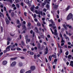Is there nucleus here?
I'll use <instances>...</instances> for the list:
<instances>
[{
    "mask_svg": "<svg viewBox=\"0 0 73 73\" xmlns=\"http://www.w3.org/2000/svg\"><path fill=\"white\" fill-rule=\"evenodd\" d=\"M5 21L6 22V23L7 24H9V20H8V19L7 18H6L5 19Z\"/></svg>",
    "mask_w": 73,
    "mask_h": 73,
    "instance_id": "nucleus-6",
    "label": "nucleus"
},
{
    "mask_svg": "<svg viewBox=\"0 0 73 73\" xmlns=\"http://www.w3.org/2000/svg\"><path fill=\"white\" fill-rule=\"evenodd\" d=\"M26 40L28 42H29L30 41H31V40L30 39H27Z\"/></svg>",
    "mask_w": 73,
    "mask_h": 73,
    "instance_id": "nucleus-52",
    "label": "nucleus"
},
{
    "mask_svg": "<svg viewBox=\"0 0 73 73\" xmlns=\"http://www.w3.org/2000/svg\"><path fill=\"white\" fill-rule=\"evenodd\" d=\"M70 9V6H68L67 7L66 9V11H67L69 10V9Z\"/></svg>",
    "mask_w": 73,
    "mask_h": 73,
    "instance_id": "nucleus-13",
    "label": "nucleus"
},
{
    "mask_svg": "<svg viewBox=\"0 0 73 73\" xmlns=\"http://www.w3.org/2000/svg\"><path fill=\"white\" fill-rule=\"evenodd\" d=\"M21 44L22 45H23V46H25V44L24 43V42L23 41H21Z\"/></svg>",
    "mask_w": 73,
    "mask_h": 73,
    "instance_id": "nucleus-29",
    "label": "nucleus"
},
{
    "mask_svg": "<svg viewBox=\"0 0 73 73\" xmlns=\"http://www.w3.org/2000/svg\"><path fill=\"white\" fill-rule=\"evenodd\" d=\"M58 7V5H55L54 7V9H57Z\"/></svg>",
    "mask_w": 73,
    "mask_h": 73,
    "instance_id": "nucleus-18",
    "label": "nucleus"
},
{
    "mask_svg": "<svg viewBox=\"0 0 73 73\" xmlns=\"http://www.w3.org/2000/svg\"><path fill=\"white\" fill-rule=\"evenodd\" d=\"M60 53H62V49L60 50L59 51Z\"/></svg>",
    "mask_w": 73,
    "mask_h": 73,
    "instance_id": "nucleus-45",
    "label": "nucleus"
},
{
    "mask_svg": "<svg viewBox=\"0 0 73 73\" xmlns=\"http://www.w3.org/2000/svg\"><path fill=\"white\" fill-rule=\"evenodd\" d=\"M46 7L47 8H49V5L47 4L46 5Z\"/></svg>",
    "mask_w": 73,
    "mask_h": 73,
    "instance_id": "nucleus-43",
    "label": "nucleus"
},
{
    "mask_svg": "<svg viewBox=\"0 0 73 73\" xmlns=\"http://www.w3.org/2000/svg\"><path fill=\"white\" fill-rule=\"evenodd\" d=\"M35 12L36 14H38V15H40V14L41 16H42V15H43V14H42V11H39V12H38V11H37L35 10Z\"/></svg>",
    "mask_w": 73,
    "mask_h": 73,
    "instance_id": "nucleus-2",
    "label": "nucleus"
},
{
    "mask_svg": "<svg viewBox=\"0 0 73 73\" xmlns=\"http://www.w3.org/2000/svg\"><path fill=\"white\" fill-rule=\"evenodd\" d=\"M30 33L31 34H32L33 33V31L31 30L30 32Z\"/></svg>",
    "mask_w": 73,
    "mask_h": 73,
    "instance_id": "nucleus-62",
    "label": "nucleus"
},
{
    "mask_svg": "<svg viewBox=\"0 0 73 73\" xmlns=\"http://www.w3.org/2000/svg\"><path fill=\"white\" fill-rule=\"evenodd\" d=\"M30 69L32 71L35 70L36 69V67L34 66H31Z\"/></svg>",
    "mask_w": 73,
    "mask_h": 73,
    "instance_id": "nucleus-4",
    "label": "nucleus"
},
{
    "mask_svg": "<svg viewBox=\"0 0 73 73\" xmlns=\"http://www.w3.org/2000/svg\"><path fill=\"white\" fill-rule=\"evenodd\" d=\"M1 16H4V15H3V14L1 12V11H0V17H1Z\"/></svg>",
    "mask_w": 73,
    "mask_h": 73,
    "instance_id": "nucleus-22",
    "label": "nucleus"
},
{
    "mask_svg": "<svg viewBox=\"0 0 73 73\" xmlns=\"http://www.w3.org/2000/svg\"><path fill=\"white\" fill-rule=\"evenodd\" d=\"M9 46L10 48H13L15 46V45H10Z\"/></svg>",
    "mask_w": 73,
    "mask_h": 73,
    "instance_id": "nucleus-17",
    "label": "nucleus"
},
{
    "mask_svg": "<svg viewBox=\"0 0 73 73\" xmlns=\"http://www.w3.org/2000/svg\"><path fill=\"white\" fill-rule=\"evenodd\" d=\"M21 58V59H24L25 58L24 56H21L20 57Z\"/></svg>",
    "mask_w": 73,
    "mask_h": 73,
    "instance_id": "nucleus-53",
    "label": "nucleus"
},
{
    "mask_svg": "<svg viewBox=\"0 0 73 73\" xmlns=\"http://www.w3.org/2000/svg\"><path fill=\"white\" fill-rule=\"evenodd\" d=\"M2 64L3 65H6L7 64V62L6 60H4L2 62Z\"/></svg>",
    "mask_w": 73,
    "mask_h": 73,
    "instance_id": "nucleus-9",
    "label": "nucleus"
},
{
    "mask_svg": "<svg viewBox=\"0 0 73 73\" xmlns=\"http://www.w3.org/2000/svg\"><path fill=\"white\" fill-rule=\"evenodd\" d=\"M22 27L23 28L25 29V30H27V28H26V27H25V25H23Z\"/></svg>",
    "mask_w": 73,
    "mask_h": 73,
    "instance_id": "nucleus-19",
    "label": "nucleus"
},
{
    "mask_svg": "<svg viewBox=\"0 0 73 73\" xmlns=\"http://www.w3.org/2000/svg\"><path fill=\"white\" fill-rule=\"evenodd\" d=\"M31 11H33V10H34V7H32L31 8Z\"/></svg>",
    "mask_w": 73,
    "mask_h": 73,
    "instance_id": "nucleus-30",
    "label": "nucleus"
},
{
    "mask_svg": "<svg viewBox=\"0 0 73 73\" xmlns=\"http://www.w3.org/2000/svg\"><path fill=\"white\" fill-rule=\"evenodd\" d=\"M11 17H14V16H15V13H11Z\"/></svg>",
    "mask_w": 73,
    "mask_h": 73,
    "instance_id": "nucleus-23",
    "label": "nucleus"
},
{
    "mask_svg": "<svg viewBox=\"0 0 73 73\" xmlns=\"http://www.w3.org/2000/svg\"><path fill=\"white\" fill-rule=\"evenodd\" d=\"M50 30L51 32H52V34H54V32L53 31H52V28H50Z\"/></svg>",
    "mask_w": 73,
    "mask_h": 73,
    "instance_id": "nucleus-41",
    "label": "nucleus"
},
{
    "mask_svg": "<svg viewBox=\"0 0 73 73\" xmlns=\"http://www.w3.org/2000/svg\"><path fill=\"white\" fill-rule=\"evenodd\" d=\"M54 57V58H56V57H57L54 54L52 55L51 56V57Z\"/></svg>",
    "mask_w": 73,
    "mask_h": 73,
    "instance_id": "nucleus-31",
    "label": "nucleus"
},
{
    "mask_svg": "<svg viewBox=\"0 0 73 73\" xmlns=\"http://www.w3.org/2000/svg\"><path fill=\"white\" fill-rule=\"evenodd\" d=\"M1 32H3V29L2 27H1Z\"/></svg>",
    "mask_w": 73,
    "mask_h": 73,
    "instance_id": "nucleus-54",
    "label": "nucleus"
},
{
    "mask_svg": "<svg viewBox=\"0 0 73 73\" xmlns=\"http://www.w3.org/2000/svg\"><path fill=\"white\" fill-rule=\"evenodd\" d=\"M34 58L35 59H36V55H34Z\"/></svg>",
    "mask_w": 73,
    "mask_h": 73,
    "instance_id": "nucleus-64",
    "label": "nucleus"
},
{
    "mask_svg": "<svg viewBox=\"0 0 73 73\" xmlns=\"http://www.w3.org/2000/svg\"><path fill=\"white\" fill-rule=\"evenodd\" d=\"M23 63H22V62H19V64H18V66H19L21 67L22 66H23Z\"/></svg>",
    "mask_w": 73,
    "mask_h": 73,
    "instance_id": "nucleus-10",
    "label": "nucleus"
},
{
    "mask_svg": "<svg viewBox=\"0 0 73 73\" xmlns=\"http://www.w3.org/2000/svg\"><path fill=\"white\" fill-rule=\"evenodd\" d=\"M17 24H19L20 26H21V24L20 23V21L18 19H17Z\"/></svg>",
    "mask_w": 73,
    "mask_h": 73,
    "instance_id": "nucleus-8",
    "label": "nucleus"
},
{
    "mask_svg": "<svg viewBox=\"0 0 73 73\" xmlns=\"http://www.w3.org/2000/svg\"><path fill=\"white\" fill-rule=\"evenodd\" d=\"M52 57L51 58V56H50L49 57V60L50 61H52Z\"/></svg>",
    "mask_w": 73,
    "mask_h": 73,
    "instance_id": "nucleus-26",
    "label": "nucleus"
},
{
    "mask_svg": "<svg viewBox=\"0 0 73 73\" xmlns=\"http://www.w3.org/2000/svg\"><path fill=\"white\" fill-rule=\"evenodd\" d=\"M37 46L38 49H40L41 48V46L40 45V44L39 43H38Z\"/></svg>",
    "mask_w": 73,
    "mask_h": 73,
    "instance_id": "nucleus-11",
    "label": "nucleus"
},
{
    "mask_svg": "<svg viewBox=\"0 0 73 73\" xmlns=\"http://www.w3.org/2000/svg\"><path fill=\"white\" fill-rule=\"evenodd\" d=\"M34 18H36V14H35L34 15Z\"/></svg>",
    "mask_w": 73,
    "mask_h": 73,
    "instance_id": "nucleus-59",
    "label": "nucleus"
},
{
    "mask_svg": "<svg viewBox=\"0 0 73 73\" xmlns=\"http://www.w3.org/2000/svg\"><path fill=\"white\" fill-rule=\"evenodd\" d=\"M30 54H31V55H33L34 54V53L33 52H30Z\"/></svg>",
    "mask_w": 73,
    "mask_h": 73,
    "instance_id": "nucleus-33",
    "label": "nucleus"
},
{
    "mask_svg": "<svg viewBox=\"0 0 73 73\" xmlns=\"http://www.w3.org/2000/svg\"><path fill=\"white\" fill-rule=\"evenodd\" d=\"M33 37H35V32H33Z\"/></svg>",
    "mask_w": 73,
    "mask_h": 73,
    "instance_id": "nucleus-63",
    "label": "nucleus"
},
{
    "mask_svg": "<svg viewBox=\"0 0 73 73\" xmlns=\"http://www.w3.org/2000/svg\"><path fill=\"white\" fill-rule=\"evenodd\" d=\"M65 54L66 56H68V55L69 54V52L68 51H67L65 53Z\"/></svg>",
    "mask_w": 73,
    "mask_h": 73,
    "instance_id": "nucleus-35",
    "label": "nucleus"
},
{
    "mask_svg": "<svg viewBox=\"0 0 73 73\" xmlns=\"http://www.w3.org/2000/svg\"><path fill=\"white\" fill-rule=\"evenodd\" d=\"M16 62L14 61L13 62L12 64H11V67H13V66H15L16 65Z\"/></svg>",
    "mask_w": 73,
    "mask_h": 73,
    "instance_id": "nucleus-3",
    "label": "nucleus"
},
{
    "mask_svg": "<svg viewBox=\"0 0 73 73\" xmlns=\"http://www.w3.org/2000/svg\"><path fill=\"white\" fill-rule=\"evenodd\" d=\"M26 2H27V4L28 3H29V0H27Z\"/></svg>",
    "mask_w": 73,
    "mask_h": 73,
    "instance_id": "nucleus-48",
    "label": "nucleus"
},
{
    "mask_svg": "<svg viewBox=\"0 0 73 73\" xmlns=\"http://www.w3.org/2000/svg\"><path fill=\"white\" fill-rule=\"evenodd\" d=\"M63 38H62V40L61 41V43L64 42V40H63Z\"/></svg>",
    "mask_w": 73,
    "mask_h": 73,
    "instance_id": "nucleus-32",
    "label": "nucleus"
},
{
    "mask_svg": "<svg viewBox=\"0 0 73 73\" xmlns=\"http://www.w3.org/2000/svg\"><path fill=\"white\" fill-rule=\"evenodd\" d=\"M25 38L26 40H27V39H28V36H25Z\"/></svg>",
    "mask_w": 73,
    "mask_h": 73,
    "instance_id": "nucleus-58",
    "label": "nucleus"
},
{
    "mask_svg": "<svg viewBox=\"0 0 73 73\" xmlns=\"http://www.w3.org/2000/svg\"><path fill=\"white\" fill-rule=\"evenodd\" d=\"M40 36L42 38H44V36L43 35H40Z\"/></svg>",
    "mask_w": 73,
    "mask_h": 73,
    "instance_id": "nucleus-37",
    "label": "nucleus"
},
{
    "mask_svg": "<svg viewBox=\"0 0 73 73\" xmlns=\"http://www.w3.org/2000/svg\"><path fill=\"white\" fill-rule=\"evenodd\" d=\"M46 51L44 52V53L45 54H48V47L46 48Z\"/></svg>",
    "mask_w": 73,
    "mask_h": 73,
    "instance_id": "nucleus-7",
    "label": "nucleus"
},
{
    "mask_svg": "<svg viewBox=\"0 0 73 73\" xmlns=\"http://www.w3.org/2000/svg\"><path fill=\"white\" fill-rule=\"evenodd\" d=\"M66 39V40H69V37L68 36H66L65 37Z\"/></svg>",
    "mask_w": 73,
    "mask_h": 73,
    "instance_id": "nucleus-38",
    "label": "nucleus"
},
{
    "mask_svg": "<svg viewBox=\"0 0 73 73\" xmlns=\"http://www.w3.org/2000/svg\"><path fill=\"white\" fill-rule=\"evenodd\" d=\"M3 53L2 52H1L0 53V57L1 56V55H3Z\"/></svg>",
    "mask_w": 73,
    "mask_h": 73,
    "instance_id": "nucleus-46",
    "label": "nucleus"
},
{
    "mask_svg": "<svg viewBox=\"0 0 73 73\" xmlns=\"http://www.w3.org/2000/svg\"><path fill=\"white\" fill-rule=\"evenodd\" d=\"M37 25L38 27H40L41 26V24L39 22H38L37 24Z\"/></svg>",
    "mask_w": 73,
    "mask_h": 73,
    "instance_id": "nucleus-21",
    "label": "nucleus"
},
{
    "mask_svg": "<svg viewBox=\"0 0 73 73\" xmlns=\"http://www.w3.org/2000/svg\"><path fill=\"white\" fill-rule=\"evenodd\" d=\"M48 21L49 22H51L52 24H53V21H52V19H51L50 20H48Z\"/></svg>",
    "mask_w": 73,
    "mask_h": 73,
    "instance_id": "nucleus-28",
    "label": "nucleus"
},
{
    "mask_svg": "<svg viewBox=\"0 0 73 73\" xmlns=\"http://www.w3.org/2000/svg\"><path fill=\"white\" fill-rule=\"evenodd\" d=\"M17 50H21V48H20L19 47L17 48Z\"/></svg>",
    "mask_w": 73,
    "mask_h": 73,
    "instance_id": "nucleus-36",
    "label": "nucleus"
},
{
    "mask_svg": "<svg viewBox=\"0 0 73 73\" xmlns=\"http://www.w3.org/2000/svg\"><path fill=\"white\" fill-rule=\"evenodd\" d=\"M4 11H6L7 10V9H6V7H4Z\"/></svg>",
    "mask_w": 73,
    "mask_h": 73,
    "instance_id": "nucleus-55",
    "label": "nucleus"
},
{
    "mask_svg": "<svg viewBox=\"0 0 73 73\" xmlns=\"http://www.w3.org/2000/svg\"><path fill=\"white\" fill-rule=\"evenodd\" d=\"M73 17V15L71 13H70L67 16L66 18L67 20H69L72 19Z\"/></svg>",
    "mask_w": 73,
    "mask_h": 73,
    "instance_id": "nucleus-1",
    "label": "nucleus"
},
{
    "mask_svg": "<svg viewBox=\"0 0 73 73\" xmlns=\"http://www.w3.org/2000/svg\"><path fill=\"white\" fill-rule=\"evenodd\" d=\"M72 55H69L68 56V59H71V57H72Z\"/></svg>",
    "mask_w": 73,
    "mask_h": 73,
    "instance_id": "nucleus-25",
    "label": "nucleus"
},
{
    "mask_svg": "<svg viewBox=\"0 0 73 73\" xmlns=\"http://www.w3.org/2000/svg\"><path fill=\"white\" fill-rule=\"evenodd\" d=\"M31 72H32V70H30L28 71H27L25 73H31Z\"/></svg>",
    "mask_w": 73,
    "mask_h": 73,
    "instance_id": "nucleus-20",
    "label": "nucleus"
},
{
    "mask_svg": "<svg viewBox=\"0 0 73 73\" xmlns=\"http://www.w3.org/2000/svg\"><path fill=\"white\" fill-rule=\"evenodd\" d=\"M28 25H29V26H30L31 25V23L29 22L28 23Z\"/></svg>",
    "mask_w": 73,
    "mask_h": 73,
    "instance_id": "nucleus-60",
    "label": "nucleus"
},
{
    "mask_svg": "<svg viewBox=\"0 0 73 73\" xmlns=\"http://www.w3.org/2000/svg\"><path fill=\"white\" fill-rule=\"evenodd\" d=\"M16 5L17 8H19V7H20V6H19V4H17Z\"/></svg>",
    "mask_w": 73,
    "mask_h": 73,
    "instance_id": "nucleus-42",
    "label": "nucleus"
},
{
    "mask_svg": "<svg viewBox=\"0 0 73 73\" xmlns=\"http://www.w3.org/2000/svg\"><path fill=\"white\" fill-rule=\"evenodd\" d=\"M66 26H67V27H68V28L70 29L72 28V26H69V25H67Z\"/></svg>",
    "mask_w": 73,
    "mask_h": 73,
    "instance_id": "nucleus-24",
    "label": "nucleus"
},
{
    "mask_svg": "<svg viewBox=\"0 0 73 73\" xmlns=\"http://www.w3.org/2000/svg\"><path fill=\"white\" fill-rule=\"evenodd\" d=\"M60 37L62 38H63V37H62V34H60Z\"/></svg>",
    "mask_w": 73,
    "mask_h": 73,
    "instance_id": "nucleus-50",
    "label": "nucleus"
},
{
    "mask_svg": "<svg viewBox=\"0 0 73 73\" xmlns=\"http://www.w3.org/2000/svg\"><path fill=\"white\" fill-rule=\"evenodd\" d=\"M16 50V48H12L11 49V50Z\"/></svg>",
    "mask_w": 73,
    "mask_h": 73,
    "instance_id": "nucleus-39",
    "label": "nucleus"
},
{
    "mask_svg": "<svg viewBox=\"0 0 73 73\" xmlns=\"http://www.w3.org/2000/svg\"><path fill=\"white\" fill-rule=\"evenodd\" d=\"M66 33L67 35H69V36H71L72 35V34L70 33H68V31H66Z\"/></svg>",
    "mask_w": 73,
    "mask_h": 73,
    "instance_id": "nucleus-14",
    "label": "nucleus"
},
{
    "mask_svg": "<svg viewBox=\"0 0 73 73\" xmlns=\"http://www.w3.org/2000/svg\"><path fill=\"white\" fill-rule=\"evenodd\" d=\"M51 28H53V29H56V27L55 26H52V27H51Z\"/></svg>",
    "mask_w": 73,
    "mask_h": 73,
    "instance_id": "nucleus-57",
    "label": "nucleus"
},
{
    "mask_svg": "<svg viewBox=\"0 0 73 73\" xmlns=\"http://www.w3.org/2000/svg\"><path fill=\"white\" fill-rule=\"evenodd\" d=\"M9 20L10 21H11V18L10 17H7Z\"/></svg>",
    "mask_w": 73,
    "mask_h": 73,
    "instance_id": "nucleus-40",
    "label": "nucleus"
},
{
    "mask_svg": "<svg viewBox=\"0 0 73 73\" xmlns=\"http://www.w3.org/2000/svg\"><path fill=\"white\" fill-rule=\"evenodd\" d=\"M70 65L73 67V61H71L70 62Z\"/></svg>",
    "mask_w": 73,
    "mask_h": 73,
    "instance_id": "nucleus-15",
    "label": "nucleus"
},
{
    "mask_svg": "<svg viewBox=\"0 0 73 73\" xmlns=\"http://www.w3.org/2000/svg\"><path fill=\"white\" fill-rule=\"evenodd\" d=\"M46 10L45 9H44L43 10V11H44V12H46Z\"/></svg>",
    "mask_w": 73,
    "mask_h": 73,
    "instance_id": "nucleus-56",
    "label": "nucleus"
},
{
    "mask_svg": "<svg viewBox=\"0 0 73 73\" xmlns=\"http://www.w3.org/2000/svg\"><path fill=\"white\" fill-rule=\"evenodd\" d=\"M17 58V57H15L14 58H11V60H16Z\"/></svg>",
    "mask_w": 73,
    "mask_h": 73,
    "instance_id": "nucleus-27",
    "label": "nucleus"
},
{
    "mask_svg": "<svg viewBox=\"0 0 73 73\" xmlns=\"http://www.w3.org/2000/svg\"><path fill=\"white\" fill-rule=\"evenodd\" d=\"M6 50H7V51H9V50H10V47H9V46H8L6 48Z\"/></svg>",
    "mask_w": 73,
    "mask_h": 73,
    "instance_id": "nucleus-16",
    "label": "nucleus"
},
{
    "mask_svg": "<svg viewBox=\"0 0 73 73\" xmlns=\"http://www.w3.org/2000/svg\"><path fill=\"white\" fill-rule=\"evenodd\" d=\"M48 68L50 70V69H51V67L50 66H48Z\"/></svg>",
    "mask_w": 73,
    "mask_h": 73,
    "instance_id": "nucleus-51",
    "label": "nucleus"
},
{
    "mask_svg": "<svg viewBox=\"0 0 73 73\" xmlns=\"http://www.w3.org/2000/svg\"><path fill=\"white\" fill-rule=\"evenodd\" d=\"M20 19L21 20V21H23V19H22L21 17H20Z\"/></svg>",
    "mask_w": 73,
    "mask_h": 73,
    "instance_id": "nucleus-61",
    "label": "nucleus"
},
{
    "mask_svg": "<svg viewBox=\"0 0 73 73\" xmlns=\"http://www.w3.org/2000/svg\"><path fill=\"white\" fill-rule=\"evenodd\" d=\"M12 7H16V5L14 4H13L12 5Z\"/></svg>",
    "mask_w": 73,
    "mask_h": 73,
    "instance_id": "nucleus-49",
    "label": "nucleus"
},
{
    "mask_svg": "<svg viewBox=\"0 0 73 73\" xmlns=\"http://www.w3.org/2000/svg\"><path fill=\"white\" fill-rule=\"evenodd\" d=\"M25 72V70L23 69H21L20 71V73H24Z\"/></svg>",
    "mask_w": 73,
    "mask_h": 73,
    "instance_id": "nucleus-12",
    "label": "nucleus"
},
{
    "mask_svg": "<svg viewBox=\"0 0 73 73\" xmlns=\"http://www.w3.org/2000/svg\"><path fill=\"white\" fill-rule=\"evenodd\" d=\"M54 62H55V64H56V62L57 61V59H55L54 60Z\"/></svg>",
    "mask_w": 73,
    "mask_h": 73,
    "instance_id": "nucleus-34",
    "label": "nucleus"
},
{
    "mask_svg": "<svg viewBox=\"0 0 73 73\" xmlns=\"http://www.w3.org/2000/svg\"><path fill=\"white\" fill-rule=\"evenodd\" d=\"M63 26L64 27V28H65L66 29H67V27H66V26H65V25H64Z\"/></svg>",
    "mask_w": 73,
    "mask_h": 73,
    "instance_id": "nucleus-44",
    "label": "nucleus"
},
{
    "mask_svg": "<svg viewBox=\"0 0 73 73\" xmlns=\"http://www.w3.org/2000/svg\"><path fill=\"white\" fill-rule=\"evenodd\" d=\"M7 40L8 41H11V38H7Z\"/></svg>",
    "mask_w": 73,
    "mask_h": 73,
    "instance_id": "nucleus-47",
    "label": "nucleus"
},
{
    "mask_svg": "<svg viewBox=\"0 0 73 73\" xmlns=\"http://www.w3.org/2000/svg\"><path fill=\"white\" fill-rule=\"evenodd\" d=\"M54 35H55L57 38L58 37V36L57 35V30L55 29L54 30Z\"/></svg>",
    "mask_w": 73,
    "mask_h": 73,
    "instance_id": "nucleus-5",
    "label": "nucleus"
}]
</instances>
